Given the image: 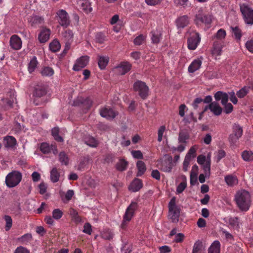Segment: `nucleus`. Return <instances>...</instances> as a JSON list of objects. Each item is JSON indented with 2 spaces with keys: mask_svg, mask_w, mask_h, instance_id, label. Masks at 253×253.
Wrapping results in <instances>:
<instances>
[{
  "mask_svg": "<svg viewBox=\"0 0 253 253\" xmlns=\"http://www.w3.org/2000/svg\"><path fill=\"white\" fill-rule=\"evenodd\" d=\"M235 199L238 207L241 211H246L249 210L251 201L249 192L245 190L238 192Z\"/></svg>",
  "mask_w": 253,
  "mask_h": 253,
  "instance_id": "obj_1",
  "label": "nucleus"
},
{
  "mask_svg": "<svg viewBox=\"0 0 253 253\" xmlns=\"http://www.w3.org/2000/svg\"><path fill=\"white\" fill-rule=\"evenodd\" d=\"M40 150L44 154H48L51 152V145L47 143H42L40 146Z\"/></svg>",
  "mask_w": 253,
  "mask_h": 253,
  "instance_id": "obj_50",
  "label": "nucleus"
},
{
  "mask_svg": "<svg viewBox=\"0 0 253 253\" xmlns=\"http://www.w3.org/2000/svg\"><path fill=\"white\" fill-rule=\"evenodd\" d=\"M151 40L153 43H158L162 38L161 31L159 30H154L151 32Z\"/></svg>",
  "mask_w": 253,
  "mask_h": 253,
  "instance_id": "obj_26",
  "label": "nucleus"
},
{
  "mask_svg": "<svg viewBox=\"0 0 253 253\" xmlns=\"http://www.w3.org/2000/svg\"><path fill=\"white\" fill-rule=\"evenodd\" d=\"M131 65L127 62L121 63L118 67L119 72L122 75H124L128 72L131 69Z\"/></svg>",
  "mask_w": 253,
  "mask_h": 253,
  "instance_id": "obj_25",
  "label": "nucleus"
},
{
  "mask_svg": "<svg viewBox=\"0 0 253 253\" xmlns=\"http://www.w3.org/2000/svg\"><path fill=\"white\" fill-rule=\"evenodd\" d=\"M186 187V182H182L179 184L176 188V193L179 194L182 193Z\"/></svg>",
  "mask_w": 253,
  "mask_h": 253,
  "instance_id": "obj_60",
  "label": "nucleus"
},
{
  "mask_svg": "<svg viewBox=\"0 0 253 253\" xmlns=\"http://www.w3.org/2000/svg\"><path fill=\"white\" fill-rule=\"evenodd\" d=\"M239 138L232 133L229 136V141L232 145H236Z\"/></svg>",
  "mask_w": 253,
  "mask_h": 253,
  "instance_id": "obj_62",
  "label": "nucleus"
},
{
  "mask_svg": "<svg viewBox=\"0 0 253 253\" xmlns=\"http://www.w3.org/2000/svg\"><path fill=\"white\" fill-rule=\"evenodd\" d=\"M52 135L54 139L59 142H62L64 141L62 137L59 135V128L58 127H54L52 128L51 131Z\"/></svg>",
  "mask_w": 253,
  "mask_h": 253,
  "instance_id": "obj_41",
  "label": "nucleus"
},
{
  "mask_svg": "<svg viewBox=\"0 0 253 253\" xmlns=\"http://www.w3.org/2000/svg\"><path fill=\"white\" fill-rule=\"evenodd\" d=\"M102 236L105 239L110 240L113 239L114 234L110 229H106L103 231Z\"/></svg>",
  "mask_w": 253,
  "mask_h": 253,
  "instance_id": "obj_51",
  "label": "nucleus"
},
{
  "mask_svg": "<svg viewBox=\"0 0 253 253\" xmlns=\"http://www.w3.org/2000/svg\"><path fill=\"white\" fill-rule=\"evenodd\" d=\"M59 161L61 165L67 166L69 162V157L68 154L65 151H61L59 154Z\"/></svg>",
  "mask_w": 253,
  "mask_h": 253,
  "instance_id": "obj_28",
  "label": "nucleus"
},
{
  "mask_svg": "<svg viewBox=\"0 0 253 253\" xmlns=\"http://www.w3.org/2000/svg\"><path fill=\"white\" fill-rule=\"evenodd\" d=\"M224 107V112L226 114H229L231 113L233 110V106L230 103H228L223 105Z\"/></svg>",
  "mask_w": 253,
  "mask_h": 253,
  "instance_id": "obj_63",
  "label": "nucleus"
},
{
  "mask_svg": "<svg viewBox=\"0 0 253 253\" xmlns=\"http://www.w3.org/2000/svg\"><path fill=\"white\" fill-rule=\"evenodd\" d=\"M189 23V17L187 15H183L179 17L176 20V26L178 28H183Z\"/></svg>",
  "mask_w": 253,
  "mask_h": 253,
  "instance_id": "obj_24",
  "label": "nucleus"
},
{
  "mask_svg": "<svg viewBox=\"0 0 253 253\" xmlns=\"http://www.w3.org/2000/svg\"><path fill=\"white\" fill-rule=\"evenodd\" d=\"M62 40L65 43V49L68 50L73 42V33L70 30H66L62 33Z\"/></svg>",
  "mask_w": 253,
  "mask_h": 253,
  "instance_id": "obj_13",
  "label": "nucleus"
},
{
  "mask_svg": "<svg viewBox=\"0 0 253 253\" xmlns=\"http://www.w3.org/2000/svg\"><path fill=\"white\" fill-rule=\"evenodd\" d=\"M92 104V101L89 97H78L73 102V105L80 107L84 113L90 109Z\"/></svg>",
  "mask_w": 253,
  "mask_h": 253,
  "instance_id": "obj_8",
  "label": "nucleus"
},
{
  "mask_svg": "<svg viewBox=\"0 0 253 253\" xmlns=\"http://www.w3.org/2000/svg\"><path fill=\"white\" fill-rule=\"evenodd\" d=\"M14 253H30V252L26 248L20 246L15 249Z\"/></svg>",
  "mask_w": 253,
  "mask_h": 253,
  "instance_id": "obj_64",
  "label": "nucleus"
},
{
  "mask_svg": "<svg viewBox=\"0 0 253 253\" xmlns=\"http://www.w3.org/2000/svg\"><path fill=\"white\" fill-rule=\"evenodd\" d=\"M142 186L143 183L142 180L138 178H135L129 186V189L133 192H137L139 191Z\"/></svg>",
  "mask_w": 253,
  "mask_h": 253,
  "instance_id": "obj_23",
  "label": "nucleus"
},
{
  "mask_svg": "<svg viewBox=\"0 0 253 253\" xmlns=\"http://www.w3.org/2000/svg\"><path fill=\"white\" fill-rule=\"evenodd\" d=\"M250 91V87L248 85L244 86L236 93L237 97L239 98L244 97Z\"/></svg>",
  "mask_w": 253,
  "mask_h": 253,
  "instance_id": "obj_39",
  "label": "nucleus"
},
{
  "mask_svg": "<svg viewBox=\"0 0 253 253\" xmlns=\"http://www.w3.org/2000/svg\"><path fill=\"white\" fill-rule=\"evenodd\" d=\"M32 239V235L30 234H26L21 237V242L23 244H27Z\"/></svg>",
  "mask_w": 253,
  "mask_h": 253,
  "instance_id": "obj_61",
  "label": "nucleus"
},
{
  "mask_svg": "<svg viewBox=\"0 0 253 253\" xmlns=\"http://www.w3.org/2000/svg\"><path fill=\"white\" fill-rule=\"evenodd\" d=\"M60 43L57 40H53L49 44L50 49L54 52H56L59 51L60 49Z\"/></svg>",
  "mask_w": 253,
  "mask_h": 253,
  "instance_id": "obj_40",
  "label": "nucleus"
},
{
  "mask_svg": "<svg viewBox=\"0 0 253 253\" xmlns=\"http://www.w3.org/2000/svg\"><path fill=\"white\" fill-rule=\"evenodd\" d=\"M9 44L12 49L18 50L22 47V42L18 35H13L10 38Z\"/></svg>",
  "mask_w": 253,
  "mask_h": 253,
  "instance_id": "obj_14",
  "label": "nucleus"
},
{
  "mask_svg": "<svg viewBox=\"0 0 253 253\" xmlns=\"http://www.w3.org/2000/svg\"><path fill=\"white\" fill-rule=\"evenodd\" d=\"M10 98H3L1 100L0 104L3 106L4 109H7L8 108H11L12 107V104L15 100V97L14 93H12V95H11L12 93L10 92Z\"/></svg>",
  "mask_w": 253,
  "mask_h": 253,
  "instance_id": "obj_19",
  "label": "nucleus"
},
{
  "mask_svg": "<svg viewBox=\"0 0 253 253\" xmlns=\"http://www.w3.org/2000/svg\"><path fill=\"white\" fill-rule=\"evenodd\" d=\"M32 26H36L42 24L44 23V19L39 16H34L30 19V20Z\"/></svg>",
  "mask_w": 253,
  "mask_h": 253,
  "instance_id": "obj_33",
  "label": "nucleus"
},
{
  "mask_svg": "<svg viewBox=\"0 0 253 253\" xmlns=\"http://www.w3.org/2000/svg\"><path fill=\"white\" fill-rule=\"evenodd\" d=\"M201 41L200 34L196 32H191L188 38V48L190 50H195Z\"/></svg>",
  "mask_w": 253,
  "mask_h": 253,
  "instance_id": "obj_10",
  "label": "nucleus"
},
{
  "mask_svg": "<svg viewBox=\"0 0 253 253\" xmlns=\"http://www.w3.org/2000/svg\"><path fill=\"white\" fill-rule=\"evenodd\" d=\"M100 115L108 120H112L115 118L117 113L109 107H103L100 109Z\"/></svg>",
  "mask_w": 253,
  "mask_h": 253,
  "instance_id": "obj_15",
  "label": "nucleus"
},
{
  "mask_svg": "<svg viewBox=\"0 0 253 253\" xmlns=\"http://www.w3.org/2000/svg\"><path fill=\"white\" fill-rule=\"evenodd\" d=\"M223 46L224 42L222 41H215L212 49V55L214 56L220 55Z\"/></svg>",
  "mask_w": 253,
  "mask_h": 253,
  "instance_id": "obj_17",
  "label": "nucleus"
},
{
  "mask_svg": "<svg viewBox=\"0 0 253 253\" xmlns=\"http://www.w3.org/2000/svg\"><path fill=\"white\" fill-rule=\"evenodd\" d=\"M240 9L245 23L248 24H253V9L245 4L240 5Z\"/></svg>",
  "mask_w": 253,
  "mask_h": 253,
  "instance_id": "obj_9",
  "label": "nucleus"
},
{
  "mask_svg": "<svg viewBox=\"0 0 253 253\" xmlns=\"http://www.w3.org/2000/svg\"><path fill=\"white\" fill-rule=\"evenodd\" d=\"M38 64L37 58L34 56L31 60L28 65V71L30 73H32L34 71Z\"/></svg>",
  "mask_w": 253,
  "mask_h": 253,
  "instance_id": "obj_46",
  "label": "nucleus"
},
{
  "mask_svg": "<svg viewBox=\"0 0 253 253\" xmlns=\"http://www.w3.org/2000/svg\"><path fill=\"white\" fill-rule=\"evenodd\" d=\"M146 37L144 36L143 35H140L138 36H137L135 39L134 40V43L136 45H140L142 44V43L144 42L145 40Z\"/></svg>",
  "mask_w": 253,
  "mask_h": 253,
  "instance_id": "obj_53",
  "label": "nucleus"
},
{
  "mask_svg": "<svg viewBox=\"0 0 253 253\" xmlns=\"http://www.w3.org/2000/svg\"><path fill=\"white\" fill-rule=\"evenodd\" d=\"M242 157L245 161H252L253 160V153L252 151H244L242 154Z\"/></svg>",
  "mask_w": 253,
  "mask_h": 253,
  "instance_id": "obj_42",
  "label": "nucleus"
},
{
  "mask_svg": "<svg viewBox=\"0 0 253 253\" xmlns=\"http://www.w3.org/2000/svg\"><path fill=\"white\" fill-rule=\"evenodd\" d=\"M189 133L185 131H181L179 132L178 135V142L179 143H183L186 144L187 141L189 139Z\"/></svg>",
  "mask_w": 253,
  "mask_h": 253,
  "instance_id": "obj_31",
  "label": "nucleus"
},
{
  "mask_svg": "<svg viewBox=\"0 0 253 253\" xmlns=\"http://www.w3.org/2000/svg\"><path fill=\"white\" fill-rule=\"evenodd\" d=\"M109 58L107 56H99L98 64L101 69H104L108 63Z\"/></svg>",
  "mask_w": 253,
  "mask_h": 253,
  "instance_id": "obj_34",
  "label": "nucleus"
},
{
  "mask_svg": "<svg viewBox=\"0 0 253 253\" xmlns=\"http://www.w3.org/2000/svg\"><path fill=\"white\" fill-rule=\"evenodd\" d=\"M89 57L88 56H82L77 59L74 64L73 70L79 71L82 68H84L88 63Z\"/></svg>",
  "mask_w": 253,
  "mask_h": 253,
  "instance_id": "obj_12",
  "label": "nucleus"
},
{
  "mask_svg": "<svg viewBox=\"0 0 253 253\" xmlns=\"http://www.w3.org/2000/svg\"><path fill=\"white\" fill-rule=\"evenodd\" d=\"M209 107H210L211 111L213 113L214 115L219 116L221 114L222 108L217 102L214 101L211 102L209 105Z\"/></svg>",
  "mask_w": 253,
  "mask_h": 253,
  "instance_id": "obj_21",
  "label": "nucleus"
},
{
  "mask_svg": "<svg viewBox=\"0 0 253 253\" xmlns=\"http://www.w3.org/2000/svg\"><path fill=\"white\" fill-rule=\"evenodd\" d=\"M68 213L70 216L71 220L76 224H78L82 222V217L76 209L70 208L68 210Z\"/></svg>",
  "mask_w": 253,
  "mask_h": 253,
  "instance_id": "obj_16",
  "label": "nucleus"
},
{
  "mask_svg": "<svg viewBox=\"0 0 253 253\" xmlns=\"http://www.w3.org/2000/svg\"><path fill=\"white\" fill-rule=\"evenodd\" d=\"M128 165V162L123 159L119 160L116 165V169L121 171L125 170Z\"/></svg>",
  "mask_w": 253,
  "mask_h": 253,
  "instance_id": "obj_32",
  "label": "nucleus"
},
{
  "mask_svg": "<svg viewBox=\"0 0 253 253\" xmlns=\"http://www.w3.org/2000/svg\"><path fill=\"white\" fill-rule=\"evenodd\" d=\"M133 89L138 92L141 99L144 100L148 96L149 87L146 83L139 80L136 81L133 84Z\"/></svg>",
  "mask_w": 253,
  "mask_h": 253,
  "instance_id": "obj_5",
  "label": "nucleus"
},
{
  "mask_svg": "<svg viewBox=\"0 0 253 253\" xmlns=\"http://www.w3.org/2000/svg\"><path fill=\"white\" fill-rule=\"evenodd\" d=\"M179 210L175 204V198L173 197L169 203V217L173 222L178 221Z\"/></svg>",
  "mask_w": 253,
  "mask_h": 253,
  "instance_id": "obj_6",
  "label": "nucleus"
},
{
  "mask_svg": "<svg viewBox=\"0 0 253 253\" xmlns=\"http://www.w3.org/2000/svg\"><path fill=\"white\" fill-rule=\"evenodd\" d=\"M226 35V31L223 29H219L216 35V38L217 39L216 41H222V40L224 39L225 38Z\"/></svg>",
  "mask_w": 253,
  "mask_h": 253,
  "instance_id": "obj_54",
  "label": "nucleus"
},
{
  "mask_svg": "<svg viewBox=\"0 0 253 253\" xmlns=\"http://www.w3.org/2000/svg\"><path fill=\"white\" fill-rule=\"evenodd\" d=\"M202 166L205 174L206 176H208V177H209L210 175L211 170V159L210 157H207L206 163L203 165Z\"/></svg>",
  "mask_w": 253,
  "mask_h": 253,
  "instance_id": "obj_37",
  "label": "nucleus"
},
{
  "mask_svg": "<svg viewBox=\"0 0 253 253\" xmlns=\"http://www.w3.org/2000/svg\"><path fill=\"white\" fill-rule=\"evenodd\" d=\"M196 149L194 146H192L189 150L188 152L186 154L185 157H188L189 160H191L192 158H194L196 156Z\"/></svg>",
  "mask_w": 253,
  "mask_h": 253,
  "instance_id": "obj_56",
  "label": "nucleus"
},
{
  "mask_svg": "<svg viewBox=\"0 0 253 253\" xmlns=\"http://www.w3.org/2000/svg\"><path fill=\"white\" fill-rule=\"evenodd\" d=\"M85 143L91 147H96L98 145L97 140L93 137H89L85 140Z\"/></svg>",
  "mask_w": 253,
  "mask_h": 253,
  "instance_id": "obj_48",
  "label": "nucleus"
},
{
  "mask_svg": "<svg viewBox=\"0 0 253 253\" xmlns=\"http://www.w3.org/2000/svg\"><path fill=\"white\" fill-rule=\"evenodd\" d=\"M4 141L6 142L5 147L12 148L16 144V139L12 136H7L4 138Z\"/></svg>",
  "mask_w": 253,
  "mask_h": 253,
  "instance_id": "obj_36",
  "label": "nucleus"
},
{
  "mask_svg": "<svg viewBox=\"0 0 253 253\" xmlns=\"http://www.w3.org/2000/svg\"><path fill=\"white\" fill-rule=\"evenodd\" d=\"M224 180L228 186L233 187L238 183V179L235 175L228 174L224 177Z\"/></svg>",
  "mask_w": 253,
  "mask_h": 253,
  "instance_id": "obj_22",
  "label": "nucleus"
},
{
  "mask_svg": "<svg viewBox=\"0 0 253 253\" xmlns=\"http://www.w3.org/2000/svg\"><path fill=\"white\" fill-rule=\"evenodd\" d=\"M4 219L5 221V229L6 231H9L12 225V219L9 215H5L4 216Z\"/></svg>",
  "mask_w": 253,
  "mask_h": 253,
  "instance_id": "obj_47",
  "label": "nucleus"
},
{
  "mask_svg": "<svg viewBox=\"0 0 253 253\" xmlns=\"http://www.w3.org/2000/svg\"><path fill=\"white\" fill-rule=\"evenodd\" d=\"M60 176V173L56 168H53L50 171V179L51 181L55 183L59 181V177Z\"/></svg>",
  "mask_w": 253,
  "mask_h": 253,
  "instance_id": "obj_29",
  "label": "nucleus"
},
{
  "mask_svg": "<svg viewBox=\"0 0 253 253\" xmlns=\"http://www.w3.org/2000/svg\"><path fill=\"white\" fill-rule=\"evenodd\" d=\"M41 73L42 76L50 77L54 74V71L51 67L47 66L43 67Z\"/></svg>",
  "mask_w": 253,
  "mask_h": 253,
  "instance_id": "obj_38",
  "label": "nucleus"
},
{
  "mask_svg": "<svg viewBox=\"0 0 253 253\" xmlns=\"http://www.w3.org/2000/svg\"><path fill=\"white\" fill-rule=\"evenodd\" d=\"M202 60L199 58L194 59L188 68V71L190 73H193L198 70L201 67Z\"/></svg>",
  "mask_w": 253,
  "mask_h": 253,
  "instance_id": "obj_18",
  "label": "nucleus"
},
{
  "mask_svg": "<svg viewBox=\"0 0 253 253\" xmlns=\"http://www.w3.org/2000/svg\"><path fill=\"white\" fill-rule=\"evenodd\" d=\"M243 130L242 127L238 125H235L233 127L232 134L237 137L240 138L243 135Z\"/></svg>",
  "mask_w": 253,
  "mask_h": 253,
  "instance_id": "obj_44",
  "label": "nucleus"
},
{
  "mask_svg": "<svg viewBox=\"0 0 253 253\" xmlns=\"http://www.w3.org/2000/svg\"><path fill=\"white\" fill-rule=\"evenodd\" d=\"M83 232L88 235H91L92 233V228L90 223H85L84 224Z\"/></svg>",
  "mask_w": 253,
  "mask_h": 253,
  "instance_id": "obj_59",
  "label": "nucleus"
},
{
  "mask_svg": "<svg viewBox=\"0 0 253 253\" xmlns=\"http://www.w3.org/2000/svg\"><path fill=\"white\" fill-rule=\"evenodd\" d=\"M138 208V205L136 202H132L126 208L123 215V219L120 227L124 230L126 229L128 223L134 216L135 212Z\"/></svg>",
  "mask_w": 253,
  "mask_h": 253,
  "instance_id": "obj_2",
  "label": "nucleus"
},
{
  "mask_svg": "<svg viewBox=\"0 0 253 253\" xmlns=\"http://www.w3.org/2000/svg\"><path fill=\"white\" fill-rule=\"evenodd\" d=\"M220 242L215 241L209 248L208 253H220Z\"/></svg>",
  "mask_w": 253,
  "mask_h": 253,
  "instance_id": "obj_30",
  "label": "nucleus"
},
{
  "mask_svg": "<svg viewBox=\"0 0 253 253\" xmlns=\"http://www.w3.org/2000/svg\"><path fill=\"white\" fill-rule=\"evenodd\" d=\"M46 93V90L44 86L37 85L35 87L34 91V95L36 97H41Z\"/></svg>",
  "mask_w": 253,
  "mask_h": 253,
  "instance_id": "obj_27",
  "label": "nucleus"
},
{
  "mask_svg": "<svg viewBox=\"0 0 253 253\" xmlns=\"http://www.w3.org/2000/svg\"><path fill=\"white\" fill-rule=\"evenodd\" d=\"M231 28L232 34L235 36V39L240 41L242 36L241 30L237 26Z\"/></svg>",
  "mask_w": 253,
  "mask_h": 253,
  "instance_id": "obj_45",
  "label": "nucleus"
},
{
  "mask_svg": "<svg viewBox=\"0 0 253 253\" xmlns=\"http://www.w3.org/2000/svg\"><path fill=\"white\" fill-rule=\"evenodd\" d=\"M50 35V30L49 29L44 28L38 36V39L40 42L44 43L48 41Z\"/></svg>",
  "mask_w": 253,
  "mask_h": 253,
  "instance_id": "obj_20",
  "label": "nucleus"
},
{
  "mask_svg": "<svg viewBox=\"0 0 253 253\" xmlns=\"http://www.w3.org/2000/svg\"><path fill=\"white\" fill-rule=\"evenodd\" d=\"M95 40L97 42L102 43L105 41V36L101 33H98L95 36Z\"/></svg>",
  "mask_w": 253,
  "mask_h": 253,
  "instance_id": "obj_58",
  "label": "nucleus"
},
{
  "mask_svg": "<svg viewBox=\"0 0 253 253\" xmlns=\"http://www.w3.org/2000/svg\"><path fill=\"white\" fill-rule=\"evenodd\" d=\"M211 16L209 14L204 13L202 10H199L195 16L194 21L198 26L204 24L209 27L211 22Z\"/></svg>",
  "mask_w": 253,
  "mask_h": 253,
  "instance_id": "obj_7",
  "label": "nucleus"
},
{
  "mask_svg": "<svg viewBox=\"0 0 253 253\" xmlns=\"http://www.w3.org/2000/svg\"><path fill=\"white\" fill-rule=\"evenodd\" d=\"M22 174L16 170L9 173L5 177V183L9 188H12L17 186L22 179Z\"/></svg>",
  "mask_w": 253,
  "mask_h": 253,
  "instance_id": "obj_3",
  "label": "nucleus"
},
{
  "mask_svg": "<svg viewBox=\"0 0 253 253\" xmlns=\"http://www.w3.org/2000/svg\"><path fill=\"white\" fill-rule=\"evenodd\" d=\"M203 248V243L200 240L197 241L193 247L192 253H201Z\"/></svg>",
  "mask_w": 253,
  "mask_h": 253,
  "instance_id": "obj_43",
  "label": "nucleus"
},
{
  "mask_svg": "<svg viewBox=\"0 0 253 253\" xmlns=\"http://www.w3.org/2000/svg\"><path fill=\"white\" fill-rule=\"evenodd\" d=\"M173 167L172 158L169 155H165L157 164V167L165 172H171Z\"/></svg>",
  "mask_w": 253,
  "mask_h": 253,
  "instance_id": "obj_4",
  "label": "nucleus"
},
{
  "mask_svg": "<svg viewBox=\"0 0 253 253\" xmlns=\"http://www.w3.org/2000/svg\"><path fill=\"white\" fill-rule=\"evenodd\" d=\"M137 168L138 169L137 176H142L146 170V167L145 163L142 161H139L137 163Z\"/></svg>",
  "mask_w": 253,
  "mask_h": 253,
  "instance_id": "obj_35",
  "label": "nucleus"
},
{
  "mask_svg": "<svg viewBox=\"0 0 253 253\" xmlns=\"http://www.w3.org/2000/svg\"><path fill=\"white\" fill-rule=\"evenodd\" d=\"M228 223L233 228H238L239 226V220L237 217H230Z\"/></svg>",
  "mask_w": 253,
  "mask_h": 253,
  "instance_id": "obj_49",
  "label": "nucleus"
},
{
  "mask_svg": "<svg viewBox=\"0 0 253 253\" xmlns=\"http://www.w3.org/2000/svg\"><path fill=\"white\" fill-rule=\"evenodd\" d=\"M23 126L21 125V124L15 121L14 123L13 128L12 129V131H13L15 134H18L21 131V130L23 129Z\"/></svg>",
  "mask_w": 253,
  "mask_h": 253,
  "instance_id": "obj_52",
  "label": "nucleus"
},
{
  "mask_svg": "<svg viewBox=\"0 0 253 253\" xmlns=\"http://www.w3.org/2000/svg\"><path fill=\"white\" fill-rule=\"evenodd\" d=\"M57 14L59 17V23L62 27H67L70 25V20L69 16L65 10H59L57 12Z\"/></svg>",
  "mask_w": 253,
  "mask_h": 253,
  "instance_id": "obj_11",
  "label": "nucleus"
},
{
  "mask_svg": "<svg viewBox=\"0 0 253 253\" xmlns=\"http://www.w3.org/2000/svg\"><path fill=\"white\" fill-rule=\"evenodd\" d=\"M166 130V126H162L159 128L158 131V141L159 142H161L163 139V136L164 132Z\"/></svg>",
  "mask_w": 253,
  "mask_h": 253,
  "instance_id": "obj_57",
  "label": "nucleus"
},
{
  "mask_svg": "<svg viewBox=\"0 0 253 253\" xmlns=\"http://www.w3.org/2000/svg\"><path fill=\"white\" fill-rule=\"evenodd\" d=\"M63 214V212L60 209H56L52 211V217L53 218L58 220L62 217Z\"/></svg>",
  "mask_w": 253,
  "mask_h": 253,
  "instance_id": "obj_55",
  "label": "nucleus"
}]
</instances>
